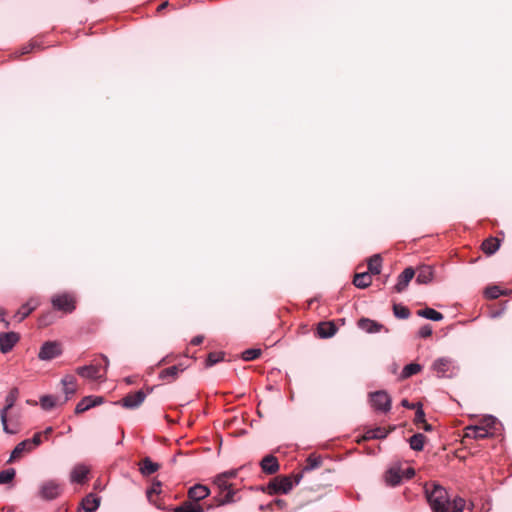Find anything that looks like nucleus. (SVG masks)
Returning a JSON list of instances; mask_svg holds the SVG:
<instances>
[{"label": "nucleus", "instance_id": "nucleus-1", "mask_svg": "<svg viewBox=\"0 0 512 512\" xmlns=\"http://www.w3.org/2000/svg\"><path fill=\"white\" fill-rule=\"evenodd\" d=\"M425 495L432 512H448V490L435 483H426Z\"/></svg>", "mask_w": 512, "mask_h": 512}, {"label": "nucleus", "instance_id": "nucleus-2", "mask_svg": "<svg viewBox=\"0 0 512 512\" xmlns=\"http://www.w3.org/2000/svg\"><path fill=\"white\" fill-rule=\"evenodd\" d=\"M213 483L217 488V494L213 498L215 504L209 505L207 509L224 506L237 501L236 494L238 492V489H236L232 483H230L229 481H224L221 478L217 477L214 478Z\"/></svg>", "mask_w": 512, "mask_h": 512}, {"label": "nucleus", "instance_id": "nucleus-3", "mask_svg": "<svg viewBox=\"0 0 512 512\" xmlns=\"http://www.w3.org/2000/svg\"><path fill=\"white\" fill-rule=\"evenodd\" d=\"M301 479V474L276 476L268 484V493L271 495L287 494L299 484Z\"/></svg>", "mask_w": 512, "mask_h": 512}, {"label": "nucleus", "instance_id": "nucleus-4", "mask_svg": "<svg viewBox=\"0 0 512 512\" xmlns=\"http://www.w3.org/2000/svg\"><path fill=\"white\" fill-rule=\"evenodd\" d=\"M19 397V390L18 388H12L7 396L5 397V405L0 410V419L3 426L4 432L7 434H15L18 432L17 425H10L8 423V411L12 409V407L15 405L17 399Z\"/></svg>", "mask_w": 512, "mask_h": 512}, {"label": "nucleus", "instance_id": "nucleus-5", "mask_svg": "<svg viewBox=\"0 0 512 512\" xmlns=\"http://www.w3.org/2000/svg\"><path fill=\"white\" fill-rule=\"evenodd\" d=\"M62 492L63 484L55 479H50L40 484L38 495L43 500L52 501L57 499Z\"/></svg>", "mask_w": 512, "mask_h": 512}, {"label": "nucleus", "instance_id": "nucleus-6", "mask_svg": "<svg viewBox=\"0 0 512 512\" xmlns=\"http://www.w3.org/2000/svg\"><path fill=\"white\" fill-rule=\"evenodd\" d=\"M370 403L374 410L387 413L391 409L392 400L389 394L384 390L371 392L369 394Z\"/></svg>", "mask_w": 512, "mask_h": 512}, {"label": "nucleus", "instance_id": "nucleus-7", "mask_svg": "<svg viewBox=\"0 0 512 512\" xmlns=\"http://www.w3.org/2000/svg\"><path fill=\"white\" fill-rule=\"evenodd\" d=\"M102 359L105 362L104 367L94 364L78 367L76 369L77 374L83 378L91 380L101 379L104 376L109 364L108 358L106 356H102Z\"/></svg>", "mask_w": 512, "mask_h": 512}, {"label": "nucleus", "instance_id": "nucleus-8", "mask_svg": "<svg viewBox=\"0 0 512 512\" xmlns=\"http://www.w3.org/2000/svg\"><path fill=\"white\" fill-rule=\"evenodd\" d=\"M62 344L59 341H46L40 347L38 358L42 361H50L62 354Z\"/></svg>", "mask_w": 512, "mask_h": 512}, {"label": "nucleus", "instance_id": "nucleus-9", "mask_svg": "<svg viewBox=\"0 0 512 512\" xmlns=\"http://www.w3.org/2000/svg\"><path fill=\"white\" fill-rule=\"evenodd\" d=\"M485 421L486 426L476 425L468 427L466 431V436L473 439H484L493 435V432L490 431V427L495 425L497 419L490 415Z\"/></svg>", "mask_w": 512, "mask_h": 512}, {"label": "nucleus", "instance_id": "nucleus-10", "mask_svg": "<svg viewBox=\"0 0 512 512\" xmlns=\"http://www.w3.org/2000/svg\"><path fill=\"white\" fill-rule=\"evenodd\" d=\"M51 303L56 310L67 314L72 313L76 308L74 297L67 293L54 295Z\"/></svg>", "mask_w": 512, "mask_h": 512}, {"label": "nucleus", "instance_id": "nucleus-11", "mask_svg": "<svg viewBox=\"0 0 512 512\" xmlns=\"http://www.w3.org/2000/svg\"><path fill=\"white\" fill-rule=\"evenodd\" d=\"M19 340L20 336L16 332L0 333V351L3 354L10 352Z\"/></svg>", "mask_w": 512, "mask_h": 512}, {"label": "nucleus", "instance_id": "nucleus-12", "mask_svg": "<svg viewBox=\"0 0 512 512\" xmlns=\"http://www.w3.org/2000/svg\"><path fill=\"white\" fill-rule=\"evenodd\" d=\"M415 277V270L412 267H407L404 271L398 276L397 283L393 287V290L396 293H402L408 287L411 280Z\"/></svg>", "mask_w": 512, "mask_h": 512}, {"label": "nucleus", "instance_id": "nucleus-13", "mask_svg": "<svg viewBox=\"0 0 512 512\" xmlns=\"http://www.w3.org/2000/svg\"><path fill=\"white\" fill-rule=\"evenodd\" d=\"M145 398L146 394L142 390H138L122 398L121 404L125 408L134 409L139 407L144 402Z\"/></svg>", "mask_w": 512, "mask_h": 512}, {"label": "nucleus", "instance_id": "nucleus-14", "mask_svg": "<svg viewBox=\"0 0 512 512\" xmlns=\"http://www.w3.org/2000/svg\"><path fill=\"white\" fill-rule=\"evenodd\" d=\"M90 469L85 464H77L70 472V482L76 484H84L87 481V476Z\"/></svg>", "mask_w": 512, "mask_h": 512}, {"label": "nucleus", "instance_id": "nucleus-15", "mask_svg": "<svg viewBox=\"0 0 512 512\" xmlns=\"http://www.w3.org/2000/svg\"><path fill=\"white\" fill-rule=\"evenodd\" d=\"M187 495L189 500L198 503L210 495V489L206 485L196 484L189 488Z\"/></svg>", "mask_w": 512, "mask_h": 512}, {"label": "nucleus", "instance_id": "nucleus-16", "mask_svg": "<svg viewBox=\"0 0 512 512\" xmlns=\"http://www.w3.org/2000/svg\"><path fill=\"white\" fill-rule=\"evenodd\" d=\"M103 403V398L100 396H86L81 399L75 407V413H83L97 405Z\"/></svg>", "mask_w": 512, "mask_h": 512}, {"label": "nucleus", "instance_id": "nucleus-17", "mask_svg": "<svg viewBox=\"0 0 512 512\" xmlns=\"http://www.w3.org/2000/svg\"><path fill=\"white\" fill-rule=\"evenodd\" d=\"M262 471L266 474L273 475L280 469L277 458L271 454L266 455L260 462Z\"/></svg>", "mask_w": 512, "mask_h": 512}, {"label": "nucleus", "instance_id": "nucleus-18", "mask_svg": "<svg viewBox=\"0 0 512 512\" xmlns=\"http://www.w3.org/2000/svg\"><path fill=\"white\" fill-rule=\"evenodd\" d=\"M101 503V497L94 493H89L81 501V507L85 512H95Z\"/></svg>", "mask_w": 512, "mask_h": 512}, {"label": "nucleus", "instance_id": "nucleus-19", "mask_svg": "<svg viewBox=\"0 0 512 512\" xmlns=\"http://www.w3.org/2000/svg\"><path fill=\"white\" fill-rule=\"evenodd\" d=\"M38 301L36 299H30L25 304H23L18 311L15 313L14 317L17 318L18 321L24 320L27 316H29L38 306Z\"/></svg>", "mask_w": 512, "mask_h": 512}, {"label": "nucleus", "instance_id": "nucleus-20", "mask_svg": "<svg viewBox=\"0 0 512 512\" xmlns=\"http://www.w3.org/2000/svg\"><path fill=\"white\" fill-rule=\"evenodd\" d=\"M501 240L498 237H488L481 244V249L484 254L491 256L495 254L500 248Z\"/></svg>", "mask_w": 512, "mask_h": 512}, {"label": "nucleus", "instance_id": "nucleus-21", "mask_svg": "<svg viewBox=\"0 0 512 512\" xmlns=\"http://www.w3.org/2000/svg\"><path fill=\"white\" fill-rule=\"evenodd\" d=\"M358 327L367 333L380 332L384 326L369 318H361L358 320Z\"/></svg>", "mask_w": 512, "mask_h": 512}, {"label": "nucleus", "instance_id": "nucleus-22", "mask_svg": "<svg viewBox=\"0 0 512 512\" xmlns=\"http://www.w3.org/2000/svg\"><path fill=\"white\" fill-rule=\"evenodd\" d=\"M416 282L418 284H427L433 278V270L428 265H423L415 270Z\"/></svg>", "mask_w": 512, "mask_h": 512}, {"label": "nucleus", "instance_id": "nucleus-23", "mask_svg": "<svg viewBox=\"0 0 512 512\" xmlns=\"http://www.w3.org/2000/svg\"><path fill=\"white\" fill-rule=\"evenodd\" d=\"M184 371V368L180 365H173V366H170L166 369H163L160 373H159V378L161 380H166L168 382H173L174 380L177 379L178 375L180 372H183Z\"/></svg>", "mask_w": 512, "mask_h": 512}, {"label": "nucleus", "instance_id": "nucleus-24", "mask_svg": "<svg viewBox=\"0 0 512 512\" xmlns=\"http://www.w3.org/2000/svg\"><path fill=\"white\" fill-rule=\"evenodd\" d=\"M61 382L63 384L64 393L66 394L65 401H67L77 390V380L73 375H66Z\"/></svg>", "mask_w": 512, "mask_h": 512}, {"label": "nucleus", "instance_id": "nucleus-25", "mask_svg": "<svg viewBox=\"0 0 512 512\" xmlns=\"http://www.w3.org/2000/svg\"><path fill=\"white\" fill-rule=\"evenodd\" d=\"M32 450L33 449L30 446V443L25 439L15 446V448L11 452L8 462H13L14 460L20 458L24 453L31 452Z\"/></svg>", "mask_w": 512, "mask_h": 512}, {"label": "nucleus", "instance_id": "nucleus-26", "mask_svg": "<svg viewBox=\"0 0 512 512\" xmlns=\"http://www.w3.org/2000/svg\"><path fill=\"white\" fill-rule=\"evenodd\" d=\"M159 468L160 465L158 463L153 462L149 457L144 458L139 463V470L141 474L144 476H148L155 473L156 471H158Z\"/></svg>", "mask_w": 512, "mask_h": 512}, {"label": "nucleus", "instance_id": "nucleus-27", "mask_svg": "<svg viewBox=\"0 0 512 512\" xmlns=\"http://www.w3.org/2000/svg\"><path fill=\"white\" fill-rule=\"evenodd\" d=\"M161 487L162 483L158 480H154L152 482V485L149 489L146 491L147 499L150 503L154 504L158 508H160V504L157 503V500L155 499L156 496L160 495L161 493Z\"/></svg>", "mask_w": 512, "mask_h": 512}, {"label": "nucleus", "instance_id": "nucleus-28", "mask_svg": "<svg viewBox=\"0 0 512 512\" xmlns=\"http://www.w3.org/2000/svg\"><path fill=\"white\" fill-rule=\"evenodd\" d=\"M317 333L321 338H329L336 333V327L332 322H320L317 326Z\"/></svg>", "mask_w": 512, "mask_h": 512}, {"label": "nucleus", "instance_id": "nucleus-29", "mask_svg": "<svg viewBox=\"0 0 512 512\" xmlns=\"http://www.w3.org/2000/svg\"><path fill=\"white\" fill-rule=\"evenodd\" d=\"M173 512H204V509L199 503H194L191 500H188L174 508Z\"/></svg>", "mask_w": 512, "mask_h": 512}, {"label": "nucleus", "instance_id": "nucleus-30", "mask_svg": "<svg viewBox=\"0 0 512 512\" xmlns=\"http://www.w3.org/2000/svg\"><path fill=\"white\" fill-rule=\"evenodd\" d=\"M432 371L434 375L438 378L445 377L446 372L448 371V362L444 358H440L436 360L432 365Z\"/></svg>", "mask_w": 512, "mask_h": 512}, {"label": "nucleus", "instance_id": "nucleus-31", "mask_svg": "<svg viewBox=\"0 0 512 512\" xmlns=\"http://www.w3.org/2000/svg\"><path fill=\"white\" fill-rule=\"evenodd\" d=\"M389 431L382 427H377L374 429H369L365 432L363 435L364 440H371V439H384L387 437Z\"/></svg>", "mask_w": 512, "mask_h": 512}, {"label": "nucleus", "instance_id": "nucleus-32", "mask_svg": "<svg viewBox=\"0 0 512 512\" xmlns=\"http://www.w3.org/2000/svg\"><path fill=\"white\" fill-rule=\"evenodd\" d=\"M371 282H372L371 276L367 272L357 273V274H355L354 279H353V284L357 288H361V289L367 288L371 284Z\"/></svg>", "mask_w": 512, "mask_h": 512}, {"label": "nucleus", "instance_id": "nucleus-33", "mask_svg": "<svg viewBox=\"0 0 512 512\" xmlns=\"http://www.w3.org/2000/svg\"><path fill=\"white\" fill-rule=\"evenodd\" d=\"M402 478V470L399 468H391L386 473V481L391 486L400 484Z\"/></svg>", "mask_w": 512, "mask_h": 512}, {"label": "nucleus", "instance_id": "nucleus-34", "mask_svg": "<svg viewBox=\"0 0 512 512\" xmlns=\"http://www.w3.org/2000/svg\"><path fill=\"white\" fill-rule=\"evenodd\" d=\"M382 268V258L379 254L372 256L368 261L369 273L378 275Z\"/></svg>", "mask_w": 512, "mask_h": 512}, {"label": "nucleus", "instance_id": "nucleus-35", "mask_svg": "<svg viewBox=\"0 0 512 512\" xmlns=\"http://www.w3.org/2000/svg\"><path fill=\"white\" fill-rule=\"evenodd\" d=\"M426 437L421 434L417 433L410 437L409 444L411 449L415 451H421L424 448Z\"/></svg>", "mask_w": 512, "mask_h": 512}, {"label": "nucleus", "instance_id": "nucleus-36", "mask_svg": "<svg viewBox=\"0 0 512 512\" xmlns=\"http://www.w3.org/2000/svg\"><path fill=\"white\" fill-rule=\"evenodd\" d=\"M418 315L424 317L426 319H430L433 321H439L443 319V315L432 308H425L418 311Z\"/></svg>", "mask_w": 512, "mask_h": 512}, {"label": "nucleus", "instance_id": "nucleus-37", "mask_svg": "<svg viewBox=\"0 0 512 512\" xmlns=\"http://www.w3.org/2000/svg\"><path fill=\"white\" fill-rule=\"evenodd\" d=\"M421 369H422L421 365H419L417 363H410L403 368V370L401 372V377L403 379L409 378V377L419 373L421 371Z\"/></svg>", "mask_w": 512, "mask_h": 512}, {"label": "nucleus", "instance_id": "nucleus-38", "mask_svg": "<svg viewBox=\"0 0 512 512\" xmlns=\"http://www.w3.org/2000/svg\"><path fill=\"white\" fill-rule=\"evenodd\" d=\"M56 320V315L53 311H47L46 313H43L39 319H38V325L39 327H47L51 324H53Z\"/></svg>", "mask_w": 512, "mask_h": 512}, {"label": "nucleus", "instance_id": "nucleus-39", "mask_svg": "<svg viewBox=\"0 0 512 512\" xmlns=\"http://www.w3.org/2000/svg\"><path fill=\"white\" fill-rule=\"evenodd\" d=\"M321 464H322V458L320 456L311 454L306 460V465L304 467V470L305 471L314 470V469L320 467Z\"/></svg>", "mask_w": 512, "mask_h": 512}, {"label": "nucleus", "instance_id": "nucleus-40", "mask_svg": "<svg viewBox=\"0 0 512 512\" xmlns=\"http://www.w3.org/2000/svg\"><path fill=\"white\" fill-rule=\"evenodd\" d=\"M41 407L44 410H51L57 405V398L52 395H45L40 398Z\"/></svg>", "mask_w": 512, "mask_h": 512}, {"label": "nucleus", "instance_id": "nucleus-41", "mask_svg": "<svg viewBox=\"0 0 512 512\" xmlns=\"http://www.w3.org/2000/svg\"><path fill=\"white\" fill-rule=\"evenodd\" d=\"M484 294L489 299H497L501 295L505 294V292L501 290L500 287L494 285L487 287L484 291Z\"/></svg>", "mask_w": 512, "mask_h": 512}, {"label": "nucleus", "instance_id": "nucleus-42", "mask_svg": "<svg viewBox=\"0 0 512 512\" xmlns=\"http://www.w3.org/2000/svg\"><path fill=\"white\" fill-rule=\"evenodd\" d=\"M15 470L13 468L5 469L0 472V484L10 483L15 477Z\"/></svg>", "mask_w": 512, "mask_h": 512}, {"label": "nucleus", "instance_id": "nucleus-43", "mask_svg": "<svg viewBox=\"0 0 512 512\" xmlns=\"http://www.w3.org/2000/svg\"><path fill=\"white\" fill-rule=\"evenodd\" d=\"M393 312H394V315L399 319H406L410 315L409 309L407 307L399 305V304H395L393 306Z\"/></svg>", "mask_w": 512, "mask_h": 512}, {"label": "nucleus", "instance_id": "nucleus-44", "mask_svg": "<svg viewBox=\"0 0 512 512\" xmlns=\"http://www.w3.org/2000/svg\"><path fill=\"white\" fill-rule=\"evenodd\" d=\"M224 358V354L222 352H211L209 353L206 359V366L211 367L216 363L222 361Z\"/></svg>", "mask_w": 512, "mask_h": 512}, {"label": "nucleus", "instance_id": "nucleus-45", "mask_svg": "<svg viewBox=\"0 0 512 512\" xmlns=\"http://www.w3.org/2000/svg\"><path fill=\"white\" fill-rule=\"evenodd\" d=\"M465 507V500L463 498L457 497L450 500V512H463Z\"/></svg>", "mask_w": 512, "mask_h": 512}, {"label": "nucleus", "instance_id": "nucleus-46", "mask_svg": "<svg viewBox=\"0 0 512 512\" xmlns=\"http://www.w3.org/2000/svg\"><path fill=\"white\" fill-rule=\"evenodd\" d=\"M261 355L260 349H247L242 352V358L245 361H252L257 359Z\"/></svg>", "mask_w": 512, "mask_h": 512}, {"label": "nucleus", "instance_id": "nucleus-47", "mask_svg": "<svg viewBox=\"0 0 512 512\" xmlns=\"http://www.w3.org/2000/svg\"><path fill=\"white\" fill-rule=\"evenodd\" d=\"M415 410H416V413H415L414 423L416 425L425 423V413H424L423 405L421 402H417V408Z\"/></svg>", "mask_w": 512, "mask_h": 512}, {"label": "nucleus", "instance_id": "nucleus-48", "mask_svg": "<svg viewBox=\"0 0 512 512\" xmlns=\"http://www.w3.org/2000/svg\"><path fill=\"white\" fill-rule=\"evenodd\" d=\"M29 443L32 449L34 450L36 447H38L42 443V433L38 432L33 435L31 439H26Z\"/></svg>", "mask_w": 512, "mask_h": 512}, {"label": "nucleus", "instance_id": "nucleus-49", "mask_svg": "<svg viewBox=\"0 0 512 512\" xmlns=\"http://www.w3.org/2000/svg\"><path fill=\"white\" fill-rule=\"evenodd\" d=\"M238 470L232 469L229 471H225L219 475H217V478H221L224 481H229V479L235 478L237 476Z\"/></svg>", "mask_w": 512, "mask_h": 512}, {"label": "nucleus", "instance_id": "nucleus-50", "mask_svg": "<svg viewBox=\"0 0 512 512\" xmlns=\"http://www.w3.org/2000/svg\"><path fill=\"white\" fill-rule=\"evenodd\" d=\"M421 338H427L432 334V327L430 325H424L418 332Z\"/></svg>", "mask_w": 512, "mask_h": 512}, {"label": "nucleus", "instance_id": "nucleus-51", "mask_svg": "<svg viewBox=\"0 0 512 512\" xmlns=\"http://www.w3.org/2000/svg\"><path fill=\"white\" fill-rule=\"evenodd\" d=\"M415 475V470L411 467L406 468L402 471V477H405L407 479L412 478Z\"/></svg>", "mask_w": 512, "mask_h": 512}, {"label": "nucleus", "instance_id": "nucleus-52", "mask_svg": "<svg viewBox=\"0 0 512 512\" xmlns=\"http://www.w3.org/2000/svg\"><path fill=\"white\" fill-rule=\"evenodd\" d=\"M401 405L407 409H416L417 403H410L407 399L401 401Z\"/></svg>", "mask_w": 512, "mask_h": 512}, {"label": "nucleus", "instance_id": "nucleus-53", "mask_svg": "<svg viewBox=\"0 0 512 512\" xmlns=\"http://www.w3.org/2000/svg\"><path fill=\"white\" fill-rule=\"evenodd\" d=\"M5 315H6L5 310L2 307H0V322H3L5 328H8L10 323L8 321H6Z\"/></svg>", "mask_w": 512, "mask_h": 512}, {"label": "nucleus", "instance_id": "nucleus-54", "mask_svg": "<svg viewBox=\"0 0 512 512\" xmlns=\"http://www.w3.org/2000/svg\"><path fill=\"white\" fill-rule=\"evenodd\" d=\"M35 47L34 43H29L22 48V54L30 53Z\"/></svg>", "mask_w": 512, "mask_h": 512}, {"label": "nucleus", "instance_id": "nucleus-55", "mask_svg": "<svg viewBox=\"0 0 512 512\" xmlns=\"http://www.w3.org/2000/svg\"><path fill=\"white\" fill-rule=\"evenodd\" d=\"M203 341V336H196L191 340L192 345H199Z\"/></svg>", "mask_w": 512, "mask_h": 512}, {"label": "nucleus", "instance_id": "nucleus-56", "mask_svg": "<svg viewBox=\"0 0 512 512\" xmlns=\"http://www.w3.org/2000/svg\"><path fill=\"white\" fill-rule=\"evenodd\" d=\"M53 429L52 427H47L42 433V436H44L46 439L49 437V435L52 433Z\"/></svg>", "mask_w": 512, "mask_h": 512}, {"label": "nucleus", "instance_id": "nucleus-57", "mask_svg": "<svg viewBox=\"0 0 512 512\" xmlns=\"http://www.w3.org/2000/svg\"><path fill=\"white\" fill-rule=\"evenodd\" d=\"M422 425H423V426H422V428H423L425 431H431V430H432V426H431V424L427 423L426 421H425V423H422Z\"/></svg>", "mask_w": 512, "mask_h": 512}, {"label": "nucleus", "instance_id": "nucleus-58", "mask_svg": "<svg viewBox=\"0 0 512 512\" xmlns=\"http://www.w3.org/2000/svg\"><path fill=\"white\" fill-rule=\"evenodd\" d=\"M167 6H168V2H163L161 5H159L158 11L165 9Z\"/></svg>", "mask_w": 512, "mask_h": 512}, {"label": "nucleus", "instance_id": "nucleus-59", "mask_svg": "<svg viewBox=\"0 0 512 512\" xmlns=\"http://www.w3.org/2000/svg\"><path fill=\"white\" fill-rule=\"evenodd\" d=\"M277 504L282 505V500H278Z\"/></svg>", "mask_w": 512, "mask_h": 512}, {"label": "nucleus", "instance_id": "nucleus-60", "mask_svg": "<svg viewBox=\"0 0 512 512\" xmlns=\"http://www.w3.org/2000/svg\"><path fill=\"white\" fill-rule=\"evenodd\" d=\"M499 314H500V313H494V314H493V317H497V316H499Z\"/></svg>", "mask_w": 512, "mask_h": 512}, {"label": "nucleus", "instance_id": "nucleus-61", "mask_svg": "<svg viewBox=\"0 0 512 512\" xmlns=\"http://www.w3.org/2000/svg\"><path fill=\"white\" fill-rule=\"evenodd\" d=\"M6 512H16V511H15V510H13V509H9V510H8V511H6Z\"/></svg>", "mask_w": 512, "mask_h": 512}]
</instances>
